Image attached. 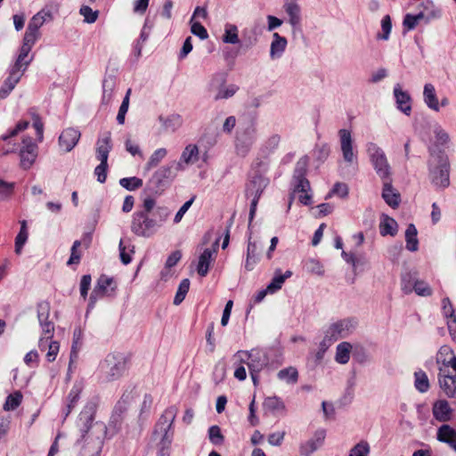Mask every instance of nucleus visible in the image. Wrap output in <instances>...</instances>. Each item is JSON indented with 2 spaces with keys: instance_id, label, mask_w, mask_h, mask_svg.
I'll return each instance as SVG.
<instances>
[{
  "instance_id": "423d86ee",
  "label": "nucleus",
  "mask_w": 456,
  "mask_h": 456,
  "mask_svg": "<svg viewBox=\"0 0 456 456\" xmlns=\"http://www.w3.org/2000/svg\"><path fill=\"white\" fill-rule=\"evenodd\" d=\"M126 357L122 354H109L101 362L99 370L102 378L107 381L119 379L126 370Z\"/></svg>"
},
{
  "instance_id": "c9c22d12",
  "label": "nucleus",
  "mask_w": 456,
  "mask_h": 456,
  "mask_svg": "<svg viewBox=\"0 0 456 456\" xmlns=\"http://www.w3.org/2000/svg\"><path fill=\"white\" fill-rule=\"evenodd\" d=\"M352 345L349 342H341L337 346L335 360L340 364H346L350 360Z\"/></svg>"
},
{
  "instance_id": "ddd939ff",
  "label": "nucleus",
  "mask_w": 456,
  "mask_h": 456,
  "mask_svg": "<svg viewBox=\"0 0 456 456\" xmlns=\"http://www.w3.org/2000/svg\"><path fill=\"white\" fill-rule=\"evenodd\" d=\"M177 171L180 170L175 167V161H173L155 171L150 183L157 191L163 190L175 177Z\"/></svg>"
},
{
  "instance_id": "20e7f679",
  "label": "nucleus",
  "mask_w": 456,
  "mask_h": 456,
  "mask_svg": "<svg viewBox=\"0 0 456 456\" xmlns=\"http://www.w3.org/2000/svg\"><path fill=\"white\" fill-rule=\"evenodd\" d=\"M365 149L369 160L380 180L392 177V167L385 151L373 142H368Z\"/></svg>"
},
{
  "instance_id": "774afa93",
  "label": "nucleus",
  "mask_w": 456,
  "mask_h": 456,
  "mask_svg": "<svg viewBox=\"0 0 456 456\" xmlns=\"http://www.w3.org/2000/svg\"><path fill=\"white\" fill-rule=\"evenodd\" d=\"M434 134L437 142L441 145H444L450 141L448 133L438 125L435 126Z\"/></svg>"
},
{
  "instance_id": "bf43d9fd",
  "label": "nucleus",
  "mask_w": 456,
  "mask_h": 456,
  "mask_svg": "<svg viewBox=\"0 0 456 456\" xmlns=\"http://www.w3.org/2000/svg\"><path fill=\"white\" fill-rule=\"evenodd\" d=\"M79 13L84 17V21L90 24L95 22L99 15L98 11H94L87 5H82Z\"/></svg>"
},
{
  "instance_id": "4d7b16f0",
  "label": "nucleus",
  "mask_w": 456,
  "mask_h": 456,
  "mask_svg": "<svg viewBox=\"0 0 456 456\" xmlns=\"http://www.w3.org/2000/svg\"><path fill=\"white\" fill-rule=\"evenodd\" d=\"M264 405L265 408L271 411H280L285 410V404L283 401L276 396L267 397L265 400Z\"/></svg>"
},
{
  "instance_id": "37998d69",
  "label": "nucleus",
  "mask_w": 456,
  "mask_h": 456,
  "mask_svg": "<svg viewBox=\"0 0 456 456\" xmlns=\"http://www.w3.org/2000/svg\"><path fill=\"white\" fill-rule=\"evenodd\" d=\"M257 245L255 241H248L247 248V258L245 263V268L248 271H251L257 261Z\"/></svg>"
},
{
  "instance_id": "72a5a7b5",
  "label": "nucleus",
  "mask_w": 456,
  "mask_h": 456,
  "mask_svg": "<svg viewBox=\"0 0 456 456\" xmlns=\"http://www.w3.org/2000/svg\"><path fill=\"white\" fill-rule=\"evenodd\" d=\"M455 354L452 349L449 346H443L440 347L436 354V362L442 364L440 368H443L445 371L448 367H451Z\"/></svg>"
},
{
  "instance_id": "de8ad7c7",
  "label": "nucleus",
  "mask_w": 456,
  "mask_h": 456,
  "mask_svg": "<svg viewBox=\"0 0 456 456\" xmlns=\"http://www.w3.org/2000/svg\"><path fill=\"white\" fill-rule=\"evenodd\" d=\"M239 90V86L231 84L228 86H223L222 87L218 88V91L216 92L214 99L216 101L224 100V99H229L232 97Z\"/></svg>"
},
{
  "instance_id": "49530a36",
  "label": "nucleus",
  "mask_w": 456,
  "mask_h": 456,
  "mask_svg": "<svg viewBox=\"0 0 456 456\" xmlns=\"http://www.w3.org/2000/svg\"><path fill=\"white\" fill-rule=\"evenodd\" d=\"M414 386L420 393H426L429 389V380L425 371L421 370L415 371Z\"/></svg>"
},
{
  "instance_id": "7c9ffc66",
  "label": "nucleus",
  "mask_w": 456,
  "mask_h": 456,
  "mask_svg": "<svg viewBox=\"0 0 456 456\" xmlns=\"http://www.w3.org/2000/svg\"><path fill=\"white\" fill-rule=\"evenodd\" d=\"M288 41L284 37H281L279 33L275 32L273 34V40L270 45V58L272 60L280 59L284 53Z\"/></svg>"
},
{
  "instance_id": "79ce46f5",
  "label": "nucleus",
  "mask_w": 456,
  "mask_h": 456,
  "mask_svg": "<svg viewBox=\"0 0 456 456\" xmlns=\"http://www.w3.org/2000/svg\"><path fill=\"white\" fill-rule=\"evenodd\" d=\"M167 154V151L165 148H159L154 151L143 168L144 173H148L151 169L157 167L162 161V159H165Z\"/></svg>"
},
{
  "instance_id": "ea45409f",
  "label": "nucleus",
  "mask_w": 456,
  "mask_h": 456,
  "mask_svg": "<svg viewBox=\"0 0 456 456\" xmlns=\"http://www.w3.org/2000/svg\"><path fill=\"white\" fill-rule=\"evenodd\" d=\"M417 229L414 224L408 225L405 231L406 248L411 252L418 250L419 240L417 239Z\"/></svg>"
},
{
  "instance_id": "a211bd4d",
  "label": "nucleus",
  "mask_w": 456,
  "mask_h": 456,
  "mask_svg": "<svg viewBox=\"0 0 456 456\" xmlns=\"http://www.w3.org/2000/svg\"><path fill=\"white\" fill-rule=\"evenodd\" d=\"M36 42L37 41L30 38H27L26 37H23V43L20 49V53L11 69L22 73L25 71L28 65L32 61V57H28V53Z\"/></svg>"
},
{
  "instance_id": "b1692460",
  "label": "nucleus",
  "mask_w": 456,
  "mask_h": 456,
  "mask_svg": "<svg viewBox=\"0 0 456 456\" xmlns=\"http://www.w3.org/2000/svg\"><path fill=\"white\" fill-rule=\"evenodd\" d=\"M326 432L324 429L317 430L313 437L300 445V453L304 456H309L319 449L325 440Z\"/></svg>"
},
{
  "instance_id": "69168bd1",
  "label": "nucleus",
  "mask_w": 456,
  "mask_h": 456,
  "mask_svg": "<svg viewBox=\"0 0 456 456\" xmlns=\"http://www.w3.org/2000/svg\"><path fill=\"white\" fill-rule=\"evenodd\" d=\"M131 90L129 89L123 99V102L119 107L118 113L117 116V121L118 124L122 125L125 122V117L128 110L129 106V95H130Z\"/></svg>"
},
{
  "instance_id": "052dcab7",
  "label": "nucleus",
  "mask_w": 456,
  "mask_h": 456,
  "mask_svg": "<svg viewBox=\"0 0 456 456\" xmlns=\"http://www.w3.org/2000/svg\"><path fill=\"white\" fill-rule=\"evenodd\" d=\"M370 453V445L366 441H361L356 444L349 452L348 456H368Z\"/></svg>"
},
{
  "instance_id": "c03bdc74",
  "label": "nucleus",
  "mask_w": 456,
  "mask_h": 456,
  "mask_svg": "<svg viewBox=\"0 0 456 456\" xmlns=\"http://www.w3.org/2000/svg\"><path fill=\"white\" fill-rule=\"evenodd\" d=\"M421 22L425 23V18L419 12L416 14L407 13L403 18V26L409 31L413 30Z\"/></svg>"
},
{
  "instance_id": "c85d7f7f",
  "label": "nucleus",
  "mask_w": 456,
  "mask_h": 456,
  "mask_svg": "<svg viewBox=\"0 0 456 456\" xmlns=\"http://www.w3.org/2000/svg\"><path fill=\"white\" fill-rule=\"evenodd\" d=\"M432 412L435 419L440 422H447L452 416V409L444 399L438 400L433 404Z\"/></svg>"
},
{
  "instance_id": "bb28decb",
  "label": "nucleus",
  "mask_w": 456,
  "mask_h": 456,
  "mask_svg": "<svg viewBox=\"0 0 456 456\" xmlns=\"http://www.w3.org/2000/svg\"><path fill=\"white\" fill-rule=\"evenodd\" d=\"M383 183L382 198L393 208H396L401 201L400 193L392 186V177L381 180Z\"/></svg>"
},
{
  "instance_id": "393cba45",
  "label": "nucleus",
  "mask_w": 456,
  "mask_h": 456,
  "mask_svg": "<svg viewBox=\"0 0 456 456\" xmlns=\"http://www.w3.org/2000/svg\"><path fill=\"white\" fill-rule=\"evenodd\" d=\"M218 242L216 241L212 248H206L199 257L197 272L200 276L205 277L209 269L211 262L215 259L216 255Z\"/></svg>"
},
{
  "instance_id": "3c124183",
  "label": "nucleus",
  "mask_w": 456,
  "mask_h": 456,
  "mask_svg": "<svg viewBox=\"0 0 456 456\" xmlns=\"http://www.w3.org/2000/svg\"><path fill=\"white\" fill-rule=\"evenodd\" d=\"M226 79L227 75L224 72H216L213 74L208 83V90L210 92L218 91V88L225 85Z\"/></svg>"
},
{
  "instance_id": "0eeeda50",
  "label": "nucleus",
  "mask_w": 456,
  "mask_h": 456,
  "mask_svg": "<svg viewBox=\"0 0 456 456\" xmlns=\"http://www.w3.org/2000/svg\"><path fill=\"white\" fill-rule=\"evenodd\" d=\"M356 321L354 319H343L331 323L324 331L323 346H330L339 338L348 337L356 327Z\"/></svg>"
},
{
  "instance_id": "9b49d317",
  "label": "nucleus",
  "mask_w": 456,
  "mask_h": 456,
  "mask_svg": "<svg viewBox=\"0 0 456 456\" xmlns=\"http://www.w3.org/2000/svg\"><path fill=\"white\" fill-rule=\"evenodd\" d=\"M269 180L262 175H256L252 177L246 188V196L252 198L249 211V222L254 218L258 200L268 185Z\"/></svg>"
},
{
  "instance_id": "f03ea898",
  "label": "nucleus",
  "mask_w": 456,
  "mask_h": 456,
  "mask_svg": "<svg viewBox=\"0 0 456 456\" xmlns=\"http://www.w3.org/2000/svg\"><path fill=\"white\" fill-rule=\"evenodd\" d=\"M429 179L437 189H444L450 184V164L444 151L431 153L428 160Z\"/></svg>"
},
{
  "instance_id": "13d9d810",
  "label": "nucleus",
  "mask_w": 456,
  "mask_h": 456,
  "mask_svg": "<svg viewBox=\"0 0 456 456\" xmlns=\"http://www.w3.org/2000/svg\"><path fill=\"white\" fill-rule=\"evenodd\" d=\"M414 281H417V279L411 273H406L402 275L401 288L405 294L412 292Z\"/></svg>"
},
{
  "instance_id": "c756f323",
  "label": "nucleus",
  "mask_w": 456,
  "mask_h": 456,
  "mask_svg": "<svg viewBox=\"0 0 456 456\" xmlns=\"http://www.w3.org/2000/svg\"><path fill=\"white\" fill-rule=\"evenodd\" d=\"M436 438L439 442L447 444L456 452V429L450 425H442L437 430Z\"/></svg>"
},
{
  "instance_id": "680f3d73",
  "label": "nucleus",
  "mask_w": 456,
  "mask_h": 456,
  "mask_svg": "<svg viewBox=\"0 0 456 456\" xmlns=\"http://www.w3.org/2000/svg\"><path fill=\"white\" fill-rule=\"evenodd\" d=\"M191 23V32L199 37L201 40H205L208 37V34L204 26L201 25L200 22L193 20V18L190 20Z\"/></svg>"
},
{
  "instance_id": "4468645a",
  "label": "nucleus",
  "mask_w": 456,
  "mask_h": 456,
  "mask_svg": "<svg viewBox=\"0 0 456 456\" xmlns=\"http://www.w3.org/2000/svg\"><path fill=\"white\" fill-rule=\"evenodd\" d=\"M53 17L51 10L47 8H43L30 19L24 37L37 41L39 37L38 29L45 23L53 20Z\"/></svg>"
},
{
  "instance_id": "6e6552de",
  "label": "nucleus",
  "mask_w": 456,
  "mask_h": 456,
  "mask_svg": "<svg viewBox=\"0 0 456 456\" xmlns=\"http://www.w3.org/2000/svg\"><path fill=\"white\" fill-rule=\"evenodd\" d=\"M160 226L158 220L150 217L145 212H134L131 222V231L137 236L149 238Z\"/></svg>"
},
{
  "instance_id": "603ef678",
  "label": "nucleus",
  "mask_w": 456,
  "mask_h": 456,
  "mask_svg": "<svg viewBox=\"0 0 456 456\" xmlns=\"http://www.w3.org/2000/svg\"><path fill=\"white\" fill-rule=\"evenodd\" d=\"M392 30V21L389 15H385L381 20V32L376 36L378 40L387 41Z\"/></svg>"
},
{
  "instance_id": "5fc2aeb1",
  "label": "nucleus",
  "mask_w": 456,
  "mask_h": 456,
  "mask_svg": "<svg viewBox=\"0 0 456 456\" xmlns=\"http://www.w3.org/2000/svg\"><path fill=\"white\" fill-rule=\"evenodd\" d=\"M119 184L127 191H134L141 188L143 184L142 180L136 177H124L119 180Z\"/></svg>"
},
{
  "instance_id": "7ed1b4c3",
  "label": "nucleus",
  "mask_w": 456,
  "mask_h": 456,
  "mask_svg": "<svg viewBox=\"0 0 456 456\" xmlns=\"http://www.w3.org/2000/svg\"><path fill=\"white\" fill-rule=\"evenodd\" d=\"M178 409L176 406L167 407L158 419L153 436L159 438V446L169 448L174 436L173 425L176 418Z\"/></svg>"
},
{
  "instance_id": "2f4dec72",
  "label": "nucleus",
  "mask_w": 456,
  "mask_h": 456,
  "mask_svg": "<svg viewBox=\"0 0 456 456\" xmlns=\"http://www.w3.org/2000/svg\"><path fill=\"white\" fill-rule=\"evenodd\" d=\"M423 100L426 105L434 111H439L440 106L435 86L428 83L424 86Z\"/></svg>"
},
{
  "instance_id": "4c0bfd02",
  "label": "nucleus",
  "mask_w": 456,
  "mask_h": 456,
  "mask_svg": "<svg viewBox=\"0 0 456 456\" xmlns=\"http://www.w3.org/2000/svg\"><path fill=\"white\" fill-rule=\"evenodd\" d=\"M281 142V136L277 134L271 135L260 148V155L264 158L273 153Z\"/></svg>"
},
{
  "instance_id": "6e6d98bb",
  "label": "nucleus",
  "mask_w": 456,
  "mask_h": 456,
  "mask_svg": "<svg viewBox=\"0 0 456 456\" xmlns=\"http://www.w3.org/2000/svg\"><path fill=\"white\" fill-rule=\"evenodd\" d=\"M189 289H190L189 279H183L178 286L176 294L174 298V305H179L184 300L185 296L189 291Z\"/></svg>"
},
{
  "instance_id": "0e129e2a",
  "label": "nucleus",
  "mask_w": 456,
  "mask_h": 456,
  "mask_svg": "<svg viewBox=\"0 0 456 456\" xmlns=\"http://www.w3.org/2000/svg\"><path fill=\"white\" fill-rule=\"evenodd\" d=\"M208 437L210 442L215 445H220L224 442V436L218 426H212L208 429Z\"/></svg>"
},
{
  "instance_id": "9d476101",
  "label": "nucleus",
  "mask_w": 456,
  "mask_h": 456,
  "mask_svg": "<svg viewBox=\"0 0 456 456\" xmlns=\"http://www.w3.org/2000/svg\"><path fill=\"white\" fill-rule=\"evenodd\" d=\"M116 289L117 284L113 278L104 274L101 275L89 297L87 313L94 307L98 299L104 297H114Z\"/></svg>"
},
{
  "instance_id": "cd10ccee",
  "label": "nucleus",
  "mask_w": 456,
  "mask_h": 456,
  "mask_svg": "<svg viewBox=\"0 0 456 456\" xmlns=\"http://www.w3.org/2000/svg\"><path fill=\"white\" fill-rule=\"evenodd\" d=\"M111 149L110 133L106 132L96 142V159L102 163H108L109 153Z\"/></svg>"
},
{
  "instance_id": "338daca9",
  "label": "nucleus",
  "mask_w": 456,
  "mask_h": 456,
  "mask_svg": "<svg viewBox=\"0 0 456 456\" xmlns=\"http://www.w3.org/2000/svg\"><path fill=\"white\" fill-rule=\"evenodd\" d=\"M413 290L416 292V294L422 297L430 296L432 293V289L428 284L423 281L419 280L414 281Z\"/></svg>"
},
{
  "instance_id": "473e14b6",
  "label": "nucleus",
  "mask_w": 456,
  "mask_h": 456,
  "mask_svg": "<svg viewBox=\"0 0 456 456\" xmlns=\"http://www.w3.org/2000/svg\"><path fill=\"white\" fill-rule=\"evenodd\" d=\"M22 72L14 71L10 69L8 77L4 80L3 86L0 89V97L5 98L12 91L17 83L22 77Z\"/></svg>"
},
{
  "instance_id": "8fccbe9b",
  "label": "nucleus",
  "mask_w": 456,
  "mask_h": 456,
  "mask_svg": "<svg viewBox=\"0 0 456 456\" xmlns=\"http://www.w3.org/2000/svg\"><path fill=\"white\" fill-rule=\"evenodd\" d=\"M304 269L313 274L322 276L324 274V268L321 262L314 258H308L304 262Z\"/></svg>"
},
{
  "instance_id": "1a4fd4ad",
  "label": "nucleus",
  "mask_w": 456,
  "mask_h": 456,
  "mask_svg": "<svg viewBox=\"0 0 456 456\" xmlns=\"http://www.w3.org/2000/svg\"><path fill=\"white\" fill-rule=\"evenodd\" d=\"M233 360L240 363H246L249 370L260 371L268 363V359L262 350H240L233 355Z\"/></svg>"
},
{
  "instance_id": "f8f14e48",
  "label": "nucleus",
  "mask_w": 456,
  "mask_h": 456,
  "mask_svg": "<svg viewBox=\"0 0 456 456\" xmlns=\"http://www.w3.org/2000/svg\"><path fill=\"white\" fill-rule=\"evenodd\" d=\"M256 141V127L251 124L237 132L235 149L239 156L248 154Z\"/></svg>"
},
{
  "instance_id": "39448f33",
  "label": "nucleus",
  "mask_w": 456,
  "mask_h": 456,
  "mask_svg": "<svg viewBox=\"0 0 456 456\" xmlns=\"http://www.w3.org/2000/svg\"><path fill=\"white\" fill-rule=\"evenodd\" d=\"M309 158L304 156L300 158L295 167L293 179L295 181L294 192L298 194L299 201L308 206L312 202V195L308 193L310 191V183L305 178Z\"/></svg>"
},
{
  "instance_id": "09e8293b",
  "label": "nucleus",
  "mask_w": 456,
  "mask_h": 456,
  "mask_svg": "<svg viewBox=\"0 0 456 456\" xmlns=\"http://www.w3.org/2000/svg\"><path fill=\"white\" fill-rule=\"evenodd\" d=\"M396 227L397 224L393 218L385 216L379 225L380 234L394 236L396 233Z\"/></svg>"
},
{
  "instance_id": "e2e57ef3",
  "label": "nucleus",
  "mask_w": 456,
  "mask_h": 456,
  "mask_svg": "<svg viewBox=\"0 0 456 456\" xmlns=\"http://www.w3.org/2000/svg\"><path fill=\"white\" fill-rule=\"evenodd\" d=\"M21 403V395L20 393H16L14 395H10L7 396L6 401L4 404V411H13L15 410Z\"/></svg>"
},
{
  "instance_id": "58836bf2",
  "label": "nucleus",
  "mask_w": 456,
  "mask_h": 456,
  "mask_svg": "<svg viewBox=\"0 0 456 456\" xmlns=\"http://www.w3.org/2000/svg\"><path fill=\"white\" fill-rule=\"evenodd\" d=\"M292 275L291 271H286L284 273H281L279 271L275 273L272 281L267 286V290L269 293H274L281 289L282 284L286 281V279L289 278Z\"/></svg>"
},
{
  "instance_id": "f257e3e1",
  "label": "nucleus",
  "mask_w": 456,
  "mask_h": 456,
  "mask_svg": "<svg viewBox=\"0 0 456 456\" xmlns=\"http://www.w3.org/2000/svg\"><path fill=\"white\" fill-rule=\"evenodd\" d=\"M50 305L47 302H41L37 305V319L42 329V336L38 341L41 351L47 349L46 359L52 362L55 360L60 345L59 342L51 340L54 332V323L49 321Z\"/></svg>"
},
{
  "instance_id": "2eb2a0df",
  "label": "nucleus",
  "mask_w": 456,
  "mask_h": 456,
  "mask_svg": "<svg viewBox=\"0 0 456 456\" xmlns=\"http://www.w3.org/2000/svg\"><path fill=\"white\" fill-rule=\"evenodd\" d=\"M340 149L344 161L347 166L357 163V152L354 150L352 134L348 129L342 128L338 131Z\"/></svg>"
},
{
  "instance_id": "864d4df0",
  "label": "nucleus",
  "mask_w": 456,
  "mask_h": 456,
  "mask_svg": "<svg viewBox=\"0 0 456 456\" xmlns=\"http://www.w3.org/2000/svg\"><path fill=\"white\" fill-rule=\"evenodd\" d=\"M114 87H115V81H114L113 77H110L103 80L102 102L104 103L108 104L111 101Z\"/></svg>"
},
{
  "instance_id": "5701e85b",
  "label": "nucleus",
  "mask_w": 456,
  "mask_h": 456,
  "mask_svg": "<svg viewBox=\"0 0 456 456\" xmlns=\"http://www.w3.org/2000/svg\"><path fill=\"white\" fill-rule=\"evenodd\" d=\"M80 132L77 129L69 127L61 132L59 136V145L65 151H70L78 142Z\"/></svg>"
},
{
  "instance_id": "e433bc0d",
  "label": "nucleus",
  "mask_w": 456,
  "mask_h": 456,
  "mask_svg": "<svg viewBox=\"0 0 456 456\" xmlns=\"http://www.w3.org/2000/svg\"><path fill=\"white\" fill-rule=\"evenodd\" d=\"M222 41L225 44H239L240 38L238 27L232 23H226L224 25V32L222 37Z\"/></svg>"
},
{
  "instance_id": "f3484780",
  "label": "nucleus",
  "mask_w": 456,
  "mask_h": 456,
  "mask_svg": "<svg viewBox=\"0 0 456 456\" xmlns=\"http://www.w3.org/2000/svg\"><path fill=\"white\" fill-rule=\"evenodd\" d=\"M282 9L288 17L287 22L292 29H299L301 28L302 13L301 7L297 0H284Z\"/></svg>"
},
{
  "instance_id": "4be33fe9",
  "label": "nucleus",
  "mask_w": 456,
  "mask_h": 456,
  "mask_svg": "<svg viewBox=\"0 0 456 456\" xmlns=\"http://www.w3.org/2000/svg\"><path fill=\"white\" fill-rule=\"evenodd\" d=\"M199 148L196 144L190 143L183 149L179 161H175V167L182 171L189 165H192L199 160Z\"/></svg>"
},
{
  "instance_id": "a18cd8bd",
  "label": "nucleus",
  "mask_w": 456,
  "mask_h": 456,
  "mask_svg": "<svg viewBox=\"0 0 456 456\" xmlns=\"http://www.w3.org/2000/svg\"><path fill=\"white\" fill-rule=\"evenodd\" d=\"M277 377L279 379L285 381L288 384H296L298 379V372L294 367H288L278 371Z\"/></svg>"
},
{
  "instance_id": "aec40b11",
  "label": "nucleus",
  "mask_w": 456,
  "mask_h": 456,
  "mask_svg": "<svg viewBox=\"0 0 456 456\" xmlns=\"http://www.w3.org/2000/svg\"><path fill=\"white\" fill-rule=\"evenodd\" d=\"M37 145L30 137L22 138V146L20 149V165L23 168H29L37 158Z\"/></svg>"
},
{
  "instance_id": "a878e982",
  "label": "nucleus",
  "mask_w": 456,
  "mask_h": 456,
  "mask_svg": "<svg viewBox=\"0 0 456 456\" xmlns=\"http://www.w3.org/2000/svg\"><path fill=\"white\" fill-rule=\"evenodd\" d=\"M394 97L397 109L409 116L411 111V98L406 91H403L400 84H396L394 87Z\"/></svg>"
},
{
  "instance_id": "dca6fc26",
  "label": "nucleus",
  "mask_w": 456,
  "mask_h": 456,
  "mask_svg": "<svg viewBox=\"0 0 456 456\" xmlns=\"http://www.w3.org/2000/svg\"><path fill=\"white\" fill-rule=\"evenodd\" d=\"M95 412L96 405L94 403H88L80 412L77 426L81 432V439L77 440V443L79 444L82 442L85 439L86 435L93 428Z\"/></svg>"
},
{
  "instance_id": "a19ab883",
  "label": "nucleus",
  "mask_w": 456,
  "mask_h": 456,
  "mask_svg": "<svg viewBox=\"0 0 456 456\" xmlns=\"http://www.w3.org/2000/svg\"><path fill=\"white\" fill-rule=\"evenodd\" d=\"M159 120L166 130L175 132L183 123L182 117L179 114H171L167 118L159 117Z\"/></svg>"
},
{
  "instance_id": "f704fd0d",
  "label": "nucleus",
  "mask_w": 456,
  "mask_h": 456,
  "mask_svg": "<svg viewBox=\"0 0 456 456\" xmlns=\"http://www.w3.org/2000/svg\"><path fill=\"white\" fill-rule=\"evenodd\" d=\"M419 12L425 18V24L429 23L432 20L438 19L441 16V11L436 8L432 1L427 0L422 2Z\"/></svg>"
},
{
  "instance_id": "6ab92c4d",
  "label": "nucleus",
  "mask_w": 456,
  "mask_h": 456,
  "mask_svg": "<svg viewBox=\"0 0 456 456\" xmlns=\"http://www.w3.org/2000/svg\"><path fill=\"white\" fill-rule=\"evenodd\" d=\"M28 125L29 122L28 121H20L8 134L0 136V140H2L5 143L1 149V152L3 155L14 152L18 150V144L13 141V138L16 137L19 133L27 129Z\"/></svg>"
},
{
  "instance_id": "412c9836",
  "label": "nucleus",
  "mask_w": 456,
  "mask_h": 456,
  "mask_svg": "<svg viewBox=\"0 0 456 456\" xmlns=\"http://www.w3.org/2000/svg\"><path fill=\"white\" fill-rule=\"evenodd\" d=\"M438 383L443 393L449 398L456 399V374L439 368Z\"/></svg>"
}]
</instances>
